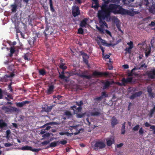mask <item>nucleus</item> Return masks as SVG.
<instances>
[{
  "mask_svg": "<svg viewBox=\"0 0 155 155\" xmlns=\"http://www.w3.org/2000/svg\"><path fill=\"white\" fill-rule=\"evenodd\" d=\"M110 16L109 12L103 10H99L98 13V17L99 22L102 21L105 18H108Z\"/></svg>",
  "mask_w": 155,
  "mask_h": 155,
  "instance_id": "3",
  "label": "nucleus"
},
{
  "mask_svg": "<svg viewBox=\"0 0 155 155\" xmlns=\"http://www.w3.org/2000/svg\"><path fill=\"white\" fill-rule=\"evenodd\" d=\"M15 50L14 47H11L10 48V52L11 54H14L15 52Z\"/></svg>",
  "mask_w": 155,
  "mask_h": 155,
  "instance_id": "47",
  "label": "nucleus"
},
{
  "mask_svg": "<svg viewBox=\"0 0 155 155\" xmlns=\"http://www.w3.org/2000/svg\"><path fill=\"white\" fill-rule=\"evenodd\" d=\"M11 132L10 130H7L6 132V136L7 138H9L10 136L9 135L11 134Z\"/></svg>",
  "mask_w": 155,
  "mask_h": 155,
  "instance_id": "51",
  "label": "nucleus"
},
{
  "mask_svg": "<svg viewBox=\"0 0 155 155\" xmlns=\"http://www.w3.org/2000/svg\"><path fill=\"white\" fill-rule=\"evenodd\" d=\"M148 10L150 13L153 14H155V5L153 4L151 6L149 7Z\"/></svg>",
  "mask_w": 155,
  "mask_h": 155,
  "instance_id": "16",
  "label": "nucleus"
},
{
  "mask_svg": "<svg viewBox=\"0 0 155 155\" xmlns=\"http://www.w3.org/2000/svg\"><path fill=\"white\" fill-rule=\"evenodd\" d=\"M153 93L152 92L148 93L149 96L151 98H153L154 97L153 96Z\"/></svg>",
  "mask_w": 155,
  "mask_h": 155,
  "instance_id": "62",
  "label": "nucleus"
},
{
  "mask_svg": "<svg viewBox=\"0 0 155 155\" xmlns=\"http://www.w3.org/2000/svg\"><path fill=\"white\" fill-rule=\"evenodd\" d=\"M132 49L131 48H130V47H127L125 49V51H126V52H128L129 53H130L131 51V50Z\"/></svg>",
  "mask_w": 155,
  "mask_h": 155,
  "instance_id": "48",
  "label": "nucleus"
},
{
  "mask_svg": "<svg viewBox=\"0 0 155 155\" xmlns=\"http://www.w3.org/2000/svg\"><path fill=\"white\" fill-rule=\"evenodd\" d=\"M39 75L44 76L46 74V71L44 68L39 69L38 71Z\"/></svg>",
  "mask_w": 155,
  "mask_h": 155,
  "instance_id": "23",
  "label": "nucleus"
},
{
  "mask_svg": "<svg viewBox=\"0 0 155 155\" xmlns=\"http://www.w3.org/2000/svg\"><path fill=\"white\" fill-rule=\"evenodd\" d=\"M126 122H124L122 124V127L121 129V134H124L125 132V125Z\"/></svg>",
  "mask_w": 155,
  "mask_h": 155,
  "instance_id": "29",
  "label": "nucleus"
},
{
  "mask_svg": "<svg viewBox=\"0 0 155 155\" xmlns=\"http://www.w3.org/2000/svg\"><path fill=\"white\" fill-rule=\"evenodd\" d=\"M155 112V106H154L153 109H151L149 113V116L150 117H152L153 114Z\"/></svg>",
  "mask_w": 155,
  "mask_h": 155,
  "instance_id": "36",
  "label": "nucleus"
},
{
  "mask_svg": "<svg viewBox=\"0 0 155 155\" xmlns=\"http://www.w3.org/2000/svg\"><path fill=\"white\" fill-rule=\"evenodd\" d=\"M7 126V123L4 122L2 120H0V129H2Z\"/></svg>",
  "mask_w": 155,
  "mask_h": 155,
  "instance_id": "18",
  "label": "nucleus"
},
{
  "mask_svg": "<svg viewBox=\"0 0 155 155\" xmlns=\"http://www.w3.org/2000/svg\"><path fill=\"white\" fill-rule=\"evenodd\" d=\"M52 108V106H47L42 107V110L43 111L49 112L51 111Z\"/></svg>",
  "mask_w": 155,
  "mask_h": 155,
  "instance_id": "15",
  "label": "nucleus"
},
{
  "mask_svg": "<svg viewBox=\"0 0 155 155\" xmlns=\"http://www.w3.org/2000/svg\"><path fill=\"white\" fill-rule=\"evenodd\" d=\"M11 108H9L6 106H2V109L4 110L5 112L7 113H9L13 111L18 112L19 109L15 107H11Z\"/></svg>",
  "mask_w": 155,
  "mask_h": 155,
  "instance_id": "4",
  "label": "nucleus"
},
{
  "mask_svg": "<svg viewBox=\"0 0 155 155\" xmlns=\"http://www.w3.org/2000/svg\"><path fill=\"white\" fill-rule=\"evenodd\" d=\"M147 67V65L145 63H144L142 65H141L140 67V68L141 69L143 68H146Z\"/></svg>",
  "mask_w": 155,
  "mask_h": 155,
  "instance_id": "56",
  "label": "nucleus"
},
{
  "mask_svg": "<svg viewBox=\"0 0 155 155\" xmlns=\"http://www.w3.org/2000/svg\"><path fill=\"white\" fill-rule=\"evenodd\" d=\"M88 72L87 70L84 71L81 74L80 72L76 73V75H77L78 76L81 77L84 79L86 78L87 79H90L92 77H96L97 76H99L101 77L102 76H107L109 75V72H101L97 71H94L92 75H86L84 74H87Z\"/></svg>",
  "mask_w": 155,
  "mask_h": 155,
  "instance_id": "1",
  "label": "nucleus"
},
{
  "mask_svg": "<svg viewBox=\"0 0 155 155\" xmlns=\"http://www.w3.org/2000/svg\"><path fill=\"white\" fill-rule=\"evenodd\" d=\"M66 73H68L69 74V75L68 76V78L71 76L76 75V72H75V71H72L70 73H68V72H66Z\"/></svg>",
  "mask_w": 155,
  "mask_h": 155,
  "instance_id": "42",
  "label": "nucleus"
},
{
  "mask_svg": "<svg viewBox=\"0 0 155 155\" xmlns=\"http://www.w3.org/2000/svg\"><path fill=\"white\" fill-rule=\"evenodd\" d=\"M54 89V86L53 85H51L49 86L48 89L47 90V93L48 94H51Z\"/></svg>",
  "mask_w": 155,
  "mask_h": 155,
  "instance_id": "21",
  "label": "nucleus"
},
{
  "mask_svg": "<svg viewBox=\"0 0 155 155\" xmlns=\"http://www.w3.org/2000/svg\"><path fill=\"white\" fill-rule=\"evenodd\" d=\"M148 78L151 79L155 78V69H153L147 73Z\"/></svg>",
  "mask_w": 155,
  "mask_h": 155,
  "instance_id": "10",
  "label": "nucleus"
},
{
  "mask_svg": "<svg viewBox=\"0 0 155 155\" xmlns=\"http://www.w3.org/2000/svg\"><path fill=\"white\" fill-rule=\"evenodd\" d=\"M102 99V97L100 96L95 98L94 99V100L95 101H101Z\"/></svg>",
  "mask_w": 155,
  "mask_h": 155,
  "instance_id": "52",
  "label": "nucleus"
},
{
  "mask_svg": "<svg viewBox=\"0 0 155 155\" xmlns=\"http://www.w3.org/2000/svg\"><path fill=\"white\" fill-rule=\"evenodd\" d=\"M8 77V75L4 76L1 78L0 81L2 82H7L8 80V78H9Z\"/></svg>",
  "mask_w": 155,
  "mask_h": 155,
  "instance_id": "33",
  "label": "nucleus"
},
{
  "mask_svg": "<svg viewBox=\"0 0 155 155\" xmlns=\"http://www.w3.org/2000/svg\"><path fill=\"white\" fill-rule=\"evenodd\" d=\"M83 60L84 62L86 64H88V60L86 58H85L84 57H83Z\"/></svg>",
  "mask_w": 155,
  "mask_h": 155,
  "instance_id": "60",
  "label": "nucleus"
},
{
  "mask_svg": "<svg viewBox=\"0 0 155 155\" xmlns=\"http://www.w3.org/2000/svg\"><path fill=\"white\" fill-rule=\"evenodd\" d=\"M151 48L150 46H149L148 47V51H145V52L146 57H148L151 53Z\"/></svg>",
  "mask_w": 155,
  "mask_h": 155,
  "instance_id": "32",
  "label": "nucleus"
},
{
  "mask_svg": "<svg viewBox=\"0 0 155 155\" xmlns=\"http://www.w3.org/2000/svg\"><path fill=\"white\" fill-rule=\"evenodd\" d=\"M4 145L6 147H9L12 145V144L9 143H5Z\"/></svg>",
  "mask_w": 155,
  "mask_h": 155,
  "instance_id": "63",
  "label": "nucleus"
},
{
  "mask_svg": "<svg viewBox=\"0 0 155 155\" xmlns=\"http://www.w3.org/2000/svg\"><path fill=\"white\" fill-rule=\"evenodd\" d=\"M116 25L118 30L119 31H120L122 34H123L124 31H122L121 29V26L119 22H116Z\"/></svg>",
  "mask_w": 155,
  "mask_h": 155,
  "instance_id": "25",
  "label": "nucleus"
},
{
  "mask_svg": "<svg viewBox=\"0 0 155 155\" xmlns=\"http://www.w3.org/2000/svg\"><path fill=\"white\" fill-rule=\"evenodd\" d=\"M31 55V53L29 52L25 54L22 56V57L25 60H27V61L31 60L30 56Z\"/></svg>",
  "mask_w": 155,
  "mask_h": 155,
  "instance_id": "13",
  "label": "nucleus"
},
{
  "mask_svg": "<svg viewBox=\"0 0 155 155\" xmlns=\"http://www.w3.org/2000/svg\"><path fill=\"white\" fill-rule=\"evenodd\" d=\"M49 26H47L45 29L44 32V33L45 37H47L48 35H51L53 33L51 28L49 29Z\"/></svg>",
  "mask_w": 155,
  "mask_h": 155,
  "instance_id": "9",
  "label": "nucleus"
},
{
  "mask_svg": "<svg viewBox=\"0 0 155 155\" xmlns=\"http://www.w3.org/2000/svg\"><path fill=\"white\" fill-rule=\"evenodd\" d=\"M61 74H60L59 75V77L61 79H64L65 78L67 79L68 78V76H66L64 75V73L63 71L61 72Z\"/></svg>",
  "mask_w": 155,
  "mask_h": 155,
  "instance_id": "30",
  "label": "nucleus"
},
{
  "mask_svg": "<svg viewBox=\"0 0 155 155\" xmlns=\"http://www.w3.org/2000/svg\"><path fill=\"white\" fill-rule=\"evenodd\" d=\"M106 141L107 145L109 146H111L113 142H114V140L113 139H108L106 140Z\"/></svg>",
  "mask_w": 155,
  "mask_h": 155,
  "instance_id": "28",
  "label": "nucleus"
},
{
  "mask_svg": "<svg viewBox=\"0 0 155 155\" xmlns=\"http://www.w3.org/2000/svg\"><path fill=\"white\" fill-rule=\"evenodd\" d=\"M101 10H103L109 12V10H108V7H107V5L106 4H103L101 7Z\"/></svg>",
  "mask_w": 155,
  "mask_h": 155,
  "instance_id": "22",
  "label": "nucleus"
},
{
  "mask_svg": "<svg viewBox=\"0 0 155 155\" xmlns=\"http://www.w3.org/2000/svg\"><path fill=\"white\" fill-rule=\"evenodd\" d=\"M75 103L76 104L79 106H81L83 104V102L82 101H81L79 102L76 101Z\"/></svg>",
  "mask_w": 155,
  "mask_h": 155,
  "instance_id": "49",
  "label": "nucleus"
},
{
  "mask_svg": "<svg viewBox=\"0 0 155 155\" xmlns=\"http://www.w3.org/2000/svg\"><path fill=\"white\" fill-rule=\"evenodd\" d=\"M41 150V149L40 148H38V149H35V148H32V149L31 150V151L34 152H38L40 151Z\"/></svg>",
  "mask_w": 155,
  "mask_h": 155,
  "instance_id": "53",
  "label": "nucleus"
},
{
  "mask_svg": "<svg viewBox=\"0 0 155 155\" xmlns=\"http://www.w3.org/2000/svg\"><path fill=\"white\" fill-rule=\"evenodd\" d=\"M137 97L135 94V93L132 94L130 97L129 98L130 99H134V98Z\"/></svg>",
  "mask_w": 155,
  "mask_h": 155,
  "instance_id": "57",
  "label": "nucleus"
},
{
  "mask_svg": "<svg viewBox=\"0 0 155 155\" xmlns=\"http://www.w3.org/2000/svg\"><path fill=\"white\" fill-rule=\"evenodd\" d=\"M87 18H84L81 21L80 25L81 27H85L87 24Z\"/></svg>",
  "mask_w": 155,
  "mask_h": 155,
  "instance_id": "17",
  "label": "nucleus"
},
{
  "mask_svg": "<svg viewBox=\"0 0 155 155\" xmlns=\"http://www.w3.org/2000/svg\"><path fill=\"white\" fill-rule=\"evenodd\" d=\"M134 0H123V2L124 5L130 6L131 5V2H133Z\"/></svg>",
  "mask_w": 155,
  "mask_h": 155,
  "instance_id": "20",
  "label": "nucleus"
},
{
  "mask_svg": "<svg viewBox=\"0 0 155 155\" xmlns=\"http://www.w3.org/2000/svg\"><path fill=\"white\" fill-rule=\"evenodd\" d=\"M127 45H128L130 48H133V43L132 41H130V42H128L127 44Z\"/></svg>",
  "mask_w": 155,
  "mask_h": 155,
  "instance_id": "46",
  "label": "nucleus"
},
{
  "mask_svg": "<svg viewBox=\"0 0 155 155\" xmlns=\"http://www.w3.org/2000/svg\"><path fill=\"white\" fill-rule=\"evenodd\" d=\"M21 149L22 150H30L31 151L32 147L28 146H25L21 147Z\"/></svg>",
  "mask_w": 155,
  "mask_h": 155,
  "instance_id": "19",
  "label": "nucleus"
},
{
  "mask_svg": "<svg viewBox=\"0 0 155 155\" xmlns=\"http://www.w3.org/2000/svg\"><path fill=\"white\" fill-rule=\"evenodd\" d=\"M140 125L139 124H137L134 126L133 128V130L134 131H137L139 128Z\"/></svg>",
  "mask_w": 155,
  "mask_h": 155,
  "instance_id": "43",
  "label": "nucleus"
},
{
  "mask_svg": "<svg viewBox=\"0 0 155 155\" xmlns=\"http://www.w3.org/2000/svg\"><path fill=\"white\" fill-rule=\"evenodd\" d=\"M139 134L140 135L143 136L144 133V130L143 127H141L139 129L138 131Z\"/></svg>",
  "mask_w": 155,
  "mask_h": 155,
  "instance_id": "38",
  "label": "nucleus"
},
{
  "mask_svg": "<svg viewBox=\"0 0 155 155\" xmlns=\"http://www.w3.org/2000/svg\"><path fill=\"white\" fill-rule=\"evenodd\" d=\"M57 146V143L54 142L51 143L49 146L47 147V148H49L51 147H55Z\"/></svg>",
  "mask_w": 155,
  "mask_h": 155,
  "instance_id": "35",
  "label": "nucleus"
},
{
  "mask_svg": "<svg viewBox=\"0 0 155 155\" xmlns=\"http://www.w3.org/2000/svg\"><path fill=\"white\" fill-rule=\"evenodd\" d=\"M147 89L148 93L152 92V89L151 87H148L147 88Z\"/></svg>",
  "mask_w": 155,
  "mask_h": 155,
  "instance_id": "54",
  "label": "nucleus"
},
{
  "mask_svg": "<svg viewBox=\"0 0 155 155\" xmlns=\"http://www.w3.org/2000/svg\"><path fill=\"white\" fill-rule=\"evenodd\" d=\"M139 13L138 11H133V10L132 12H131L129 10H126L123 8L122 12L121 15H128L130 16H133L135 14H138Z\"/></svg>",
  "mask_w": 155,
  "mask_h": 155,
  "instance_id": "5",
  "label": "nucleus"
},
{
  "mask_svg": "<svg viewBox=\"0 0 155 155\" xmlns=\"http://www.w3.org/2000/svg\"><path fill=\"white\" fill-rule=\"evenodd\" d=\"M60 143L62 145H64L67 143V141L66 140H63L61 141H60Z\"/></svg>",
  "mask_w": 155,
  "mask_h": 155,
  "instance_id": "59",
  "label": "nucleus"
},
{
  "mask_svg": "<svg viewBox=\"0 0 155 155\" xmlns=\"http://www.w3.org/2000/svg\"><path fill=\"white\" fill-rule=\"evenodd\" d=\"M65 64L63 63H61L59 66L60 68L63 69V70L66 69L67 68V67L64 66Z\"/></svg>",
  "mask_w": 155,
  "mask_h": 155,
  "instance_id": "41",
  "label": "nucleus"
},
{
  "mask_svg": "<svg viewBox=\"0 0 155 155\" xmlns=\"http://www.w3.org/2000/svg\"><path fill=\"white\" fill-rule=\"evenodd\" d=\"M78 33L80 34H83L84 30L82 28H80L78 29Z\"/></svg>",
  "mask_w": 155,
  "mask_h": 155,
  "instance_id": "44",
  "label": "nucleus"
},
{
  "mask_svg": "<svg viewBox=\"0 0 155 155\" xmlns=\"http://www.w3.org/2000/svg\"><path fill=\"white\" fill-rule=\"evenodd\" d=\"M49 140H45L41 142V144L43 145H47L50 142Z\"/></svg>",
  "mask_w": 155,
  "mask_h": 155,
  "instance_id": "55",
  "label": "nucleus"
},
{
  "mask_svg": "<svg viewBox=\"0 0 155 155\" xmlns=\"http://www.w3.org/2000/svg\"><path fill=\"white\" fill-rule=\"evenodd\" d=\"M101 114L100 112L99 111L92 112L91 113V115L92 116H97L100 115Z\"/></svg>",
  "mask_w": 155,
  "mask_h": 155,
  "instance_id": "34",
  "label": "nucleus"
},
{
  "mask_svg": "<svg viewBox=\"0 0 155 155\" xmlns=\"http://www.w3.org/2000/svg\"><path fill=\"white\" fill-rule=\"evenodd\" d=\"M145 5L147 6L149 4L148 0H143Z\"/></svg>",
  "mask_w": 155,
  "mask_h": 155,
  "instance_id": "64",
  "label": "nucleus"
},
{
  "mask_svg": "<svg viewBox=\"0 0 155 155\" xmlns=\"http://www.w3.org/2000/svg\"><path fill=\"white\" fill-rule=\"evenodd\" d=\"M143 92L142 91H140L138 92H135V94L137 97H138L140 96L142 94Z\"/></svg>",
  "mask_w": 155,
  "mask_h": 155,
  "instance_id": "45",
  "label": "nucleus"
},
{
  "mask_svg": "<svg viewBox=\"0 0 155 155\" xmlns=\"http://www.w3.org/2000/svg\"><path fill=\"white\" fill-rule=\"evenodd\" d=\"M105 147V143L102 141H97L94 144V147L95 150H97L99 149H103Z\"/></svg>",
  "mask_w": 155,
  "mask_h": 155,
  "instance_id": "8",
  "label": "nucleus"
},
{
  "mask_svg": "<svg viewBox=\"0 0 155 155\" xmlns=\"http://www.w3.org/2000/svg\"><path fill=\"white\" fill-rule=\"evenodd\" d=\"M118 123V121L116 118L114 117H113L111 120V124L113 127Z\"/></svg>",
  "mask_w": 155,
  "mask_h": 155,
  "instance_id": "14",
  "label": "nucleus"
},
{
  "mask_svg": "<svg viewBox=\"0 0 155 155\" xmlns=\"http://www.w3.org/2000/svg\"><path fill=\"white\" fill-rule=\"evenodd\" d=\"M49 4L51 11L52 12H54L55 9L53 6L52 0H49Z\"/></svg>",
  "mask_w": 155,
  "mask_h": 155,
  "instance_id": "27",
  "label": "nucleus"
},
{
  "mask_svg": "<svg viewBox=\"0 0 155 155\" xmlns=\"http://www.w3.org/2000/svg\"><path fill=\"white\" fill-rule=\"evenodd\" d=\"M12 7L11 10L13 12H16L17 9V5L15 3L12 5H11Z\"/></svg>",
  "mask_w": 155,
  "mask_h": 155,
  "instance_id": "24",
  "label": "nucleus"
},
{
  "mask_svg": "<svg viewBox=\"0 0 155 155\" xmlns=\"http://www.w3.org/2000/svg\"><path fill=\"white\" fill-rule=\"evenodd\" d=\"M123 8L119 5L116 4H110L108 10L110 15L111 13L114 14H121Z\"/></svg>",
  "mask_w": 155,
  "mask_h": 155,
  "instance_id": "2",
  "label": "nucleus"
},
{
  "mask_svg": "<svg viewBox=\"0 0 155 155\" xmlns=\"http://www.w3.org/2000/svg\"><path fill=\"white\" fill-rule=\"evenodd\" d=\"M133 79V77H131L125 79V78H123L121 79L122 83H118V84L120 86H125L126 83H130L132 82Z\"/></svg>",
  "mask_w": 155,
  "mask_h": 155,
  "instance_id": "6",
  "label": "nucleus"
},
{
  "mask_svg": "<svg viewBox=\"0 0 155 155\" xmlns=\"http://www.w3.org/2000/svg\"><path fill=\"white\" fill-rule=\"evenodd\" d=\"M150 128L153 130V133L155 134V126L154 125L151 126L150 127Z\"/></svg>",
  "mask_w": 155,
  "mask_h": 155,
  "instance_id": "58",
  "label": "nucleus"
},
{
  "mask_svg": "<svg viewBox=\"0 0 155 155\" xmlns=\"http://www.w3.org/2000/svg\"><path fill=\"white\" fill-rule=\"evenodd\" d=\"M30 101H23L21 102H19L16 103V105L19 107H22L26 104H29Z\"/></svg>",
  "mask_w": 155,
  "mask_h": 155,
  "instance_id": "12",
  "label": "nucleus"
},
{
  "mask_svg": "<svg viewBox=\"0 0 155 155\" xmlns=\"http://www.w3.org/2000/svg\"><path fill=\"white\" fill-rule=\"evenodd\" d=\"M72 13V15L74 17H76L79 15L80 14V12L78 7L76 6H73Z\"/></svg>",
  "mask_w": 155,
  "mask_h": 155,
  "instance_id": "7",
  "label": "nucleus"
},
{
  "mask_svg": "<svg viewBox=\"0 0 155 155\" xmlns=\"http://www.w3.org/2000/svg\"><path fill=\"white\" fill-rule=\"evenodd\" d=\"M144 125L146 127H150L151 126H152L151 124H149L148 122H146L144 124Z\"/></svg>",
  "mask_w": 155,
  "mask_h": 155,
  "instance_id": "61",
  "label": "nucleus"
},
{
  "mask_svg": "<svg viewBox=\"0 0 155 155\" xmlns=\"http://www.w3.org/2000/svg\"><path fill=\"white\" fill-rule=\"evenodd\" d=\"M101 97H102V99L104 98L108 97V95L107 94L106 92L105 91L102 92L101 94Z\"/></svg>",
  "mask_w": 155,
  "mask_h": 155,
  "instance_id": "39",
  "label": "nucleus"
},
{
  "mask_svg": "<svg viewBox=\"0 0 155 155\" xmlns=\"http://www.w3.org/2000/svg\"><path fill=\"white\" fill-rule=\"evenodd\" d=\"M76 117L78 118H81L84 117L85 115V113L82 114L76 113Z\"/></svg>",
  "mask_w": 155,
  "mask_h": 155,
  "instance_id": "40",
  "label": "nucleus"
},
{
  "mask_svg": "<svg viewBox=\"0 0 155 155\" xmlns=\"http://www.w3.org/2000/svg\"><path fill=\"white\" fill-rule=\"evenodd\" d=\"M96 29L98 30L100 33L102 34L104 33V28L102 26H101V27H99L96 25Z\"/></svg>",
  "mask_w": 155,
  "mask_h": 155,
  "instance_id": "31",
  "label": "nucleus"
},
{
  "mask_svg": "<svg viewBox=\"0 0 155 155\" xmlns=\"http://www.w3.org/2000/svg\"><path fill=\"white\" fill-rule=\"evenodd\" d=\"M94 3L95 4V5H93V3L92 6V8H94L95 9H97L99 7L98 2H94Z\"/></svg>",
  "mask_w": 155,
  "mask_h": 155,
  "instance_id": "37",
  "label": "nucleus"
},
{
  "mask_svg": "<svg viewBox=\"0 0 155 155\" xmlns=\"http://www.w3.org/2000/svg\"><path fill=\"white\" fill-rule=\"evenodd\" d=\"M101 83L104 85L103 88V90L108 88L111 84V83L108 80H106L105 82L103 81Z\"/></svg>",
  "mask_w": 155,
  "mask_h": 155,
  "instance_id": "11",
  "label": "nucleus"
},
{
  "mask_svg": "<svg viewBox=\"0 0 155 155\" xmlns=\"http://www.w3.org/2000/svg\"><path fill=\"white\" fill-rule=\"evenodd\" d=\"M64 115H65L68 118H69L72 117V114L70 111H66L64 112Z\"/></svg>",
  "mask_w": 155,
  "mask_h": 155,
  "instance_id": "26",
  "label": "nucleus"
},
{
  "mask_svg": "<svg viewBox=\"0 0 155 155\" xmlns=\"http://www.w3.org/2000/svg\"><path fill=\"white\" fill-rule=\"evenodd\" d=\"M76 110H75V112H79L81 111L82 109V107L81 106H79L78 107H77Z\"/></svg>",
  "mask_w": 155,
  "mask_h": 155,
  "instance_id": "50",
  "label": "nucleus"
}]
</instances>
